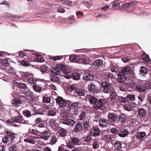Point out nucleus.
Here are the masks:
<instances>
[{"label": "nucleus", "mask_w": 151, "mask_h": 151, "mask_svg": "<svg viewBox=\"0 0 151 151\" xmlns=\"http://www.w3.org/2000/svg\"><path fill=\"white\" fill-rule=\"evenodd\" d=\"M56 102L61 107L65 106L67 104V101L60 96L57 99Z\"/></svg>", "instance_id": "obj_8"}, {"label": "nucleus", "mask_w": 151, "mask_h": 151, "mask_svg": "<svg viewBox=\"0 0 151 151\" xmlns=\"http://www.w3.org/2000/svg\"><path fill=\"white\" fill-rule=\"evenodd\" d=\"M37 126L40 128H43L45 131L46 130V127H45V124L43 122H40V123H39V124H37Z\"/></svg>", "instance_id": "obj_50"}, {"label": "nucleus", "mask_w": 151, "mask_h": 151, "mask_svg": "<svg viewBox=\"0 0 151 151\" xmlns=\"http://www.w3.org/2000/svg\"><path fill=\"white\" fill-rule=\"evenodd\" d=\"M51 99L50 98L46 97H43V101L46 103H48L50 101Z\"/></svg>", "instance_id": "obj_57"}, {"label": "nucleus", "mask_w": 151, "mask_h": 151, "mask_svg": "<svg viewBox=\"0 0 151 151\" xmlns=\"http://www.w3.org/2000/svg\"><path fill=\"white\" fill-rule=\"evenodd\" d=\"M82 128V125L81 123H77L74 129V132H77L80 131Z\"/></svg>", "instance_id": "obj_30"}, {"label": "nucleus", "mask_w": 151, "mask_h": 151, "mask_svg": "<svg viewBox=\"0 0 151 151\" xmlns=\"http://www.w3.org/2000/svg\"><path fill=\"white\" fill-rule=\"evenodd\" d=\"M114 147L116 149H120L122 148V143L119 141H116L114 143Z\"/></svg>", "instance_id": "obj_37"}, {"label": "nucleus", "mask_w": 151, "mask_h": 151, "mask_svg": "<svg viewBox=\"0 0 151 151\" xmlns=\"http://www.w3.org/2000/svg\"><path fill=\"white\" fill-rule=\"evenodd\" d=\"M36 55L35 57H34V59L36 62H42L45 61V60L43 58L42 56L41 55H39L35 54Z\"/></svg>", "instance_id": "obj_23"}, {"label": "nucleus", "mask_w": 151, "mask_h": 151, "mask_svg": "<svg viewBox=\"0 0 151 151\" xmlns=\"http://www.w3.org/2000/svg\"><path fill=\"white\" fill-rule=\"evenodd\" d=\"M127 98H128V100L129 99L131 101L134 100L135 99V97L134 95H128L127 96Z\"/></svg>", "instance_id": "obj_63"}, {"label": "nucleus", "mask_w": 151, "mask_h": 151, "mask_svg": "<svg viewBox=\"0 0 151 151\" xmlns=\"http://www.w3.org/2000/svg\"><path fill=\"white\" fill-rule=\"evenodd\" d=\"M9 141V137L7 136H5L2 139V142L4 143H7Z\"/></svg>", "instance_id": "obj_64"}, {"label": "nucleus", "mask_w": 151, "mask_h": 151, "mask_svg": "<svg viewBox=\"0 0 151 151\" xmlns=\"http://www.w3.org/2000/svg\"><path fill=\"white\" fill-rule=\"evenodd\" d=\"M24 115L27 117H30L31 116L36 114V112L31 114V112L29 110H26L23 112Z\"/></svg>", "instance_id": "obj_24"}, {"label": "nucleus", "mask_w": 151, "mask_h": 151, "mask_svg": "<svg viewBox=\"0 0 151 151\" xmlns=\"http://www.w3.org/2000/svg\"><path fill=\"white\" fill-rule=\"evenodd\" d=\"M108 117V120L113 122H115L118 118L117 115L114 113H109Z\"/></svg>", "instance_id": "obj_11"}, {"label": "nucleus", "mask_w": 151, "mask_h": 151, "mask_svg": "<svg viewBox=\"0 0 151 151\" xmlns=\"http://www.w3.org/2000/svg\"><path fill=\"white\" fill-rule=\"evenodd\" d=\"M118 121H121L122 123L126 121V119L124 115L122 114L120 115L118 117Z\"/></svg>", "instance_id": "obj_44"}, {"label": "nucleus", "mask_w": 151, "mask_h": 151, "mask_svg": "<svg viewBox=\"0 0 151 151\" xmlns=\"http://www.w3.org/2000/svg\"><path fill=\"white\" fill-rule=\"evenodd\" d=\"M60 68L57 67L56 68H52L51 70V71L53 73V74L56 76L60 74Z\"/></svg>", "instance_id": "obj_28"}, {"label": "nucleus", "mask_w": 151, "mask_h": 151, "mask_svg": "<svg viewBox=\"0 0 151 151\" xmlns=\"http://www.w3.org/2000/svg\"><path fill=\"white\" fill-rule=\"evenodd\" d=\"M62 123L69 126H73L75 124V121L71 119L65 118L61 120Z\"/></svg>", "instance_id": "obj_10"}, {"label": "nucleus", "mask_w": 151, "mask_h": 151, "mask_svg": "<svg viewBox=\"0 0 151 151\" xmlns=\"http://www.w3.org/2000/svg\"><path fill=\"white\" fill-rule=\"evenodd\" d=\"M88 88L90 91L94 92L96 88L95 85L93 83H90L88 85Z\"/></svg>", "instance_id": "obj_45"}, {"label": "nucleus", "mask_w": 151, "mask_h": 151, "mask_svg": "<svg viewBox=\"0 0 151 151\" xmlns=\"http://www.w3.org/2000/svg\"><path fill=\"white\" fill-rule=\"evenodd\" d=\"M86 113L84 111H82L79 115V119L81 120L83 119L86 115Z\"/></svg>", "instance_id": "obj_58"}, {"label": "nucleus", "mask_w": 151, "mask_h": 151, "mask_svg": "<svg viewBox=\"0 0 151 151\" xmlns=\"http://www.w3.org/2000/svg\"><path fill=\"white\" fill-rule=\"evenodd\" d=\"M83 79L86 81H91L94 79L93 76L91 74L89 73H86L83 76Z\"/></svg>", "instance_id": "obj_19"}, {"label": "nucleus", "mask_w": 151, "mask_h": 151, "mask_svg": "<svg viewBox=\"0 0 151 151\" xmlns=\"http://www.w3.org/2000/svg\"><path fill=\"white\" fill-rule=\"evenodd\" d=\"M56 67L60 68V70L62 73L66 74L65 76V78H66L69 79L71 78L70 75H67L70 73V71L67 69L65 65L61 64H58L56 65Z\"/></svg>", "instance_id": "obj_2"}, {"label": "nucleus", "mask_w": 151, "mask_h": 151, "mask_svg": "<svg viewBox=\"0 0 151 151\" xmlns=\"http://www.w3.org/2000/svg\"><path fill=\"white\" fill-rule=\"evenodd\" d=\"M87 99H89L90 102L94 105L97 101V99L95 97L91 96L90 95H88L87 96Z\"/></svg>", "instance_id": "obj_22"}, {"label": "nucleus", "mask_w": 151, "mask_h": 151, "mask_svg": "<svg viewBox=\"0 0 151 151\" xmlns=\"http://www.w3.org/2000/svg\"><path fill=\"white\" fill-rule=\"evenodd\" d=\"M63 58V56H57L54 57H52L50 59L53 60L54 61H55L57 60H60Z\"/></svg>", "instance_id": "obj_55"}, {"label": "nucleus", "mask_w": 151, "mask_h": 151, "mask_svg": "<svg viewBox=\"0 0 151 151\" xmlns=\"http://www.w3.org/2000/svg\"><path fill=\"white\" fill-rule=\"evenodd\" d=\"M77 94L79 96H84L85 92L81 88H78L76 89Z\"/></svg>", "instance_id": "obj_36"}, {"label": "nucleus", "mask_w": 151, "mask_h": 151, "mask_svg": "<svg viewBox=\"0 0 151 151\" xmlns=\"http://www.w3.org/2000/svg\"><path fill=\"white\" fill-rule=\"evenodd\" d=\"M50 81L53 82H57L59 80L58 78L54 74H52L49 76Z\"/></svg>", "instance_id": "obj_32"}, {"label": "nucleus", "mask_w": 151, "mask_h": 151, "mask_svg": "<svg viewBox=\"0 0 151 151\" xmlns=\"http://www.w3.org/2000/svg\"><path fill=\"white\" fill-rule=\"evenodd\" d=\"M138 113L140 118H143L146 115L147 111L143 108H138Z\"/></svg>", "instance_id": "obj_16"}, {"label": "nucleus", "mask_w": 151, "mask_h": 151, "mask_svg": "<svg viewBox=\"0 0 151 151\" xmlns=\"http://www.w3.org/2000/svg\"><path fill=\"white\" fill-rule=\"evenodd\" d=\"M58 132L60 135L62 137L66 135L67 133L66 130L61 128L59 129Z\"/></svg>", "instance_id": "obj_29"}, {"label": "nucleus", "mask_w": 151, "mask_h": 151, "mask_svg": "<svg viewBox=\"0 0 151 151\" xmlns=\"http://www.w3.org/2000/svg\"><path fill=\"white\" fill-rule=\"evenodd\" d=\"M145 134L144 132H139L137 135V138L140 139H142L145 136Z\"/></svg>", "instance_id": "obj_43"}, {"label": "nucleus", "mask_w": 151, "mask_h": 151, "mask_svg": "<svg viewBox=\"0 0 151 151\" xmlns=\"http://www.w3.org/2000/svg\"><path fill=\"white\" fill-rule=\"evenodd\" d=\"M57 141V138L55 135H54L52 136L50 140V143L51 145L55 144Z\"/></svg>", "instance_id": "obj_42"}, {"label": "nucleus", "mask_w": 151, "mask_h": 151, "mask_svg": "<svg viewBox=\"0 0 151 151\" xmlns=\"http://www.w3.org/2000/svg\"><path fill=\"white\" fill-rule=\"evenodd\" d=\"M49 70V68L48 67L45 65L41 66L40 68V71L44 73H47Z\"/></svg>", "instance_id": "obj_39"}, {"label": "nucleus", "mask_w": 151, "mask_h": 151, "mask_svg": "<svg viewBox=\"0 0 151 151\" xmlns=\"http://www.w3.org/2000/svg\"><path fill=\"white\" fill-rule=\"evenodd\" d=\"M107 101L106 99H99L95 104L93 105L94 109H101L102 107Z\"/></svg>", "instance_id": "obj_3"}, {"label": "nucleus", "mask_w": 151, "mask_h": 151, "mask_svg": "<svg viewBox=\"0 0 151 151\" xmlns=\"http://www.w3.org/2000/svg\"><path fill=\"white\" fill-rule=\"evenodd\" d=\"M33 82L32 85L33 88L36 92L40 93L42 89V87L39 85H37L35 83Z\"/></svg>", "instance_id": "obj_20"}, {"label": "nucleus", "mask_w": 151, "mask_h": 151, "mask_svg": "<svg viewBox=\"0 0 151 151\" xmlns=\"http://www.w3.org/2000/svg\"><path fill=\"white\" fill-rule=\"evenodd\" d=\"M24 141L25 142H28L33 144H35V142L34 140V138L31 135H30L25 139Z\"/></svg>", "instance_id": "obj_21"}, {"label": "nucleus", "mask_w": 151, "mask_h": 151, "mask_svg": "<svg viewBox=\"0 0 151 151\" xmlns=\"http://www.w3.org/2000/svg\"><path fill=\"white\" fill-rule=\"evenodd\" d=\"M129 134V131L126 129L122 128L118 133V135L121 137H125Z\"/></svg>", "instance_id": "obj_14"}, {"label": "nucleus", "mask_w": 151, "mask_h": 151, "mask_svg": "<svg viewBox=\"0 0 151 151\" xmlns=\"http://www.w3.org/2000/svg\"><path fill=\"white\" fill-rule=\"evenodd\" d=\"M118 99L119 102L122 103H125L127 102L128 101V98H127V96L126 97L122 96H118Z\"/></svg>", "instance_id": "obj_34"}, {"label": "nucleus", "mask_w": 151, "mask_h": 151, "mask_svg": "<svg viewBox=\"0 0 151 151\" xmlns=\"http://www.w3.org/2000/svg\"><path fill=\"white\" fill-rule=\"evenodd\" d=\"M91 134L93 136H97L100 134V130L97 127H93L92 128Z\"/></svg>", "instance_id": "obj_15"}, {"label": "nucleus", "mask_w": 151, "mask_h": 151, "mask_svg": "<svg viewBox=\"0 0 151 151\" xmlns=\"http://www.w3.org/2000/svg\"><path fill=\"white\" fill-rule=\"evenodd\" d=\"M19 86L22 88L24 89L27 88V85L26 84L24 83H19L17 82H15L14 84L13 85V89L14 90L17 89V87Z\"/></svg>", "instance_id": "obj_13"}, {"label": "nucleus", "mask_w": 151, "mask_h": 151, "mask_svg": "<svg viewBox=\"0 0 151 151\" xmlns=\"http://www.w3.org/2000/svg\"><path fill=\"white\" fill-rule=\"evenodd\" d=\"M103 64V60L101 59H98L93 62L92 65L94 68H96L101 66Z\"/></svg>", "instance_id": "obj_17"}, {"label": "nucleus", "mask_w": 151, "mask_h": 151, "mask_svg": "<svg viewBox=\"0 0 151 151\" xmlns=\"http://www.w3.org/2000/svg\"><path fill=\"white\" fill-rule=\"evenodd\" d=\"M90 127V123L88 121H86L83 123V128L85 130H87Z\"/></svg>", "instance_id": "obj_38"}, {"label": "nucleus", "mask_w": 151, "mask_h": 151, "mask_svg": "<svg viewBox=\"0 0 151 151\" xmlns=\"http://www.w3.org/2000/svg\"><path fill=\"white\" fill-rule=\"evenodd\" d=\"M99 122V126L101 127H106L108 123V120L104 118H101Z\"/></svg>", "instance_id": "obj_18"}, {"label": "nucleus", "mask_w": 151, "mask_h": 151, "mask_svg": "<svg viewBox=\"0 0 151 151\" xmlns=\"http://www.w3.org/2000/svg\"><path fill=\"white\" fill-rule=\"evenodd\" d=\"M24 94L26 95L29 96H31L32 93L28 88H26L25 91H24Z\"/></svg>", "instance_id": "obj_53"}, {"label": "nucleus", "mask_w": 151, "mask_h": 151, "mask_svg": "<svg viewBox=\"0 0 151 151\" xmlns=\"http://www.w3.org/2000/svg\"><path fill=\"white\" fill-rule=\"evenodd\" d=\"M21 64L24 66H27L29 65L30 63L24 60H23L21 62Z\"/></svg>", "instance_id": "obj_60"}, {"label": "nucleus", "mask_w": 151, "mask_h": 151, "mask_svg": "<svg viewBox=\"0 0 151 151\" xmlns=\"http://www.w3.org/2000/svg\"><path fill=\"white\" fill-rule=\"evenodd\" d=\"M131 67L129 66H125L123 68L122 70L120 71V72H122L124 73V74H125L126 75L129 72L130 70Z\"/></svg>", "instance_id": "obj_25"}, {"label": "nucleus", "mask_w": 151, "mask_h": 151, "mask_svg": "<svg viewBox=\"0 0 151 151\" xmlns=\"http://www.w3.org/2000/svg\"><path fill=\"white\" fill-rule=\"evenodd\" d=\"M68 89L70 91H72L76 89V86L73 84L70 85L69 86Z\"/></svg>", "instance_id": "obj_61"}, {"label": "nucleus", "mask_w": 151, "mask_h": 151, "mask_svg": "<svg viewBox=\"0 0 151 151\" xmlns=\"http://www.w3.org/2000/svg\"><path fill=\"white\" fill-rule=\"evenodd\" d=\"M110 132L112 133L116 134H117L118 135V133H119V131L118 129L116 128L113 127L110 130Z\"/></svg>", "instance_id": "obj_52"}, {"label": "nucleus", "mask_w": 151, "mask_h": 151, "mask_svg": "<svg viewBox=\"0 0 151 151\" xmlns=\"http://www.w3.org/2000/svg\"><path fill=\"white\" fill-rule=\"evenodd\" d=\"M28 132L31 134L37 135H38L39 134V132L37 130L34 129H29V130Z\"/></svg>", "instance_id": "obj_46"}, {"label": "nucleus", "mask_w": 151, "mask_h": 151, "mask_svg": "<svg viewBox=\"0 0 151 151\" xmlns=\"http://www.w3.org/2000/svg\"><path fill=\"white\" fill-rule=\"evenodd\" d=\"M117 81L119 83L124 82L127 79V76L124 74L122 72H119L117 74Z\"/></svg>", "instance_id": "obj_7"}, {"label": "nucleus", "mask_w": 151, "mask_h": 151, "mask_svg": "<svg viewBox=\"0 0 151 151\" xmlns=\"http://www.w3.org/2000/svg\"><path fill=\"white\" fill-rule=\"evenodd\" d=\"M6 132L11 140H14L15 138V134L14 132L8 131H6Z\"/></svg>", "instance_id": "obj_31"}, {"label": "nucleus", "mask_w": 151, "mask_h": 151, "mask_svg": "<svg viewBox=\"0 0 151 151\" xmlns=\"http://www.w3.org/2000/svg\"><path fill=\"white\" fill-rule=\"evenodd\" d=\"M71 106L73 107L80 108L81 106V103L79 102H74L71 105Z\"/></svg>", "instance_id": "obj_41"}, {"label": "nucleus", "mask_w": 151, "mask_h": 151, "mask_svg": "<svg viewBox=\"0 0 151 151\" xmlns=\"http://www.w3.org/2000/svg\"><path fill=\"white\" fill-rule=\"evenodd\" d=\"M72 78L75 80H78L80 78V75L79 73H73L72 75Z\"/></svg>", "instance_id": "obj_40"}, {"label": "nucleus", "mask_w": 151, "mask_h": 151, "mask_svg": "<svg viewBox=\"0 0 151 151\" xmlns=\"http://www.w3.org/2000/svg\"><path fill=\"white\" fill-rule=\"evenodd\" d=\"M56 120L54 119H49L47 122V124L52 128L54 126Z\"/></svg>", "instance_id": "obj_35"}, {"label": "nucleus", "mask_w": 151, "mask_h": 151, "mask_svg": "<svg viewBox=\"0 0 151 151\" xmlns=\"http://www.w3.org/2000/svg\"><path fill=\"white\" fill-rule=\"evenodd\" d=\"M41 138L43 139L47 140H49L51 137V133L48 131H45V132L40 134Z\"/></svg>", "instance_id": "obj_9"}, {"label": "nucleus", "mask_w": 151, "mask_h": 151, "mask_svg": "<svg viewBox=\"0 0 151 151\" xmlns=\"http://www.w3.org/2000/svg\"><path fill=\"white\" fill-rule=\"evenodd\" d=\"M102 91L104 93H111V84L107 82H103L101 84Z\"/></svg>", "instance_id": "obj_1"}, {"label": "nucleus", "mask_w": 151, "mask_h": 151, "mask_svg": "<svg viewBox=\"0 0 151 151\" xmlns=\"http://www.w3.org/2000/svg\"><path fill=\"white\" fill-rule=\"evenodd\" d=\"M71 140L72 142L75 144H78L80 141L78 138L75 137H72Z\"/></svg>", "instance_id": "obj_56"}, {"label": "nucleus", "mask_w": 151, "mask_h": 151, "mask_svg": "<svg viewBox=\"0 0 151 151\" xmlns=\"http://www.w3.org/2000/svg\"><path fill=\"white\" fill-rule=\"evenodd\" d=\"M111 71L113 72L117 73L119 71L118 68L114 65H111L110 66Z\"/></svg>", "instance_id": "obj_48"}, {"label": "nucleus", "mask_w": 151, "mask_h": 151, "mask_svg": "<svg viewBox=\"0 0 151 151\" xmlns=\"http://www.w3.org/2000/svg\"><path fill=\"white\" fill-rule=\"evenodd\" d=\"M48 115L50 116H54L56 115V112L53 110H50L48 111Z\"/></svg>", "instance_id": "obj_54"}, {"label": "nucleus", "mask_w": 151, "mask_h": 151, "mask_svg": "<svg viewBox=\"0 0 151 151\" xmlns=\"http://www.w3.org/2000/svg\"><path fill=\"white\" fill-rule=\"evenodd\" d=\"M82 56L72 55L69 57V60L71 62L81 63Z\"/></svg>", "instance_id": "obj_5"}, {"label": "nucleus", "mask_w": 151, "mask_h": 151, "mask_svg": "<svg viewBox=\"0 0 151 151\" xmlns=\"http://www.w3.org/2000/svg\"><path fill=\"white\" fill-rule=\"evenodd\" d=\"M140 72V73L142 74H146L148 72L147 70L145 67L142 66L141 68Z\"/></svg>", "instance_id": "obj_47"}, {"label": "nucleus", "mask_w": 151, "mask_h": 151, "mask_svg": "<svg viewBox=\"0 0 151 151\" xmlns=\"http://www.w3.org/2000/svg\"><path fill=\"white\" fill-rule=\"evenodd\" d=\"M7 70L9 72L11 73L14 74L15 73V70L12 67H9L8 68Z\"/></svg>", "instance_id": "obj_62"}, {"label": "nucleus", "mask_w": 151, "mask_h": 151, "mask_svg": "<svg viewBox=\"0 0 151 151\" xmlns=\"http://www.w3.org/2000/svg\"><path fill=\"white\" fill-rule=\"evenodd\" d=\"M17 148V147L15 145H12L9 148L10 151H16Z\"/></svg>", "instance_id": "obj_59"}, {"label": "nucleus", "mask_w": 151, "mask_h": 151, "mask_svg": "<svg viewBox=\"0 0 151 151\" xmlns=\"http://www.w3.org/2000/svg\"><path fill=\"white\" fill-rule=\"evenodd\" d=\"M136 86V90L139 92H144L146 89V87L145 85L143 84H139Z\"/></svg>", "instance_id": "obj_12"}, {"label": "nucleus", "mask_w": 151, "mask_h": 151, "mask_svg": "<svg viewBox=\"0 0 151 151\" xmlns=\"http://www.w3.org/2000/svg\"><path fill=\"white\" fill-rule=\"evenodd\" d=\"M142 58L143 60L145 62H148L150 60L149 56L145 53H144L142 55Z\"/></svg>", "instance_id": "obj_33"}, {"label": "nucleus", "mask_w": 151, "mask_h": 151, "mask_svg": "<svg viewBox=\"0 0 151 151\" xmlns=\"http://www.w3.org/2000/svg\"><path fill=\"white\" fill-rule=\"evenodd\" d=\"M12 120L13 121L15 122L16 123L24 124H29L28 123L29 122V121L24 120L22 116H17L13 117L12 118Z\"/></svg>", "instance_id": "obj_4"}, {"label": "nucleus", "mask_w": 151, "mask_h": 151, "mask_svg": "<svg viewBox=\"0 0 151 151\" xmlns=\"http://www.w3.org/2000/svg\"><path fill=\"white\" fill-rule=\"evenodd\" d=\"M110 93V95L109 96L110 100L111 101H114L115 100L117 96V93L114 91H111Z\"/></svg>", "instance_id": "obj_26"}, {"label": "nucleus", "mask_w": 151, "mask_h": 151, "mask_svg": "<svg viewBox=\"0 0 151 151\" xmlns=\"http://www.w3.org/2000/svg\"><path fill=\"white\" fill-rule=\"evenodd\" d=\"M124 109L125 110L128 111H130L132 110V108L129 104H125L124 106Z\"/></svg>", "instance_id": "obj_51"}, {"label": "nucleus", "mask_w": 151, "mask_h": 151, "mask_svg": "<svg viewBox=\"0 0 151 151\" xmlns=\"http://www.w3.org/2000/svg\"><path fill=\"white\" fill-rule=\"evenodd\" d=\"M24 76L25 78H27L26 79L29 83H33L37 81V79L33 77L32 75L30 73H24Z\"/></svg>", "instance_id": "obj_6"}, {"label": "nucleus", "mask_w": 151, "mask_h": 151, "mask_svg": "<svg viewBox=\"0 0 151 151\" xmlns=\"http://www.w3.org/2000/svg\"><path fill=\"white\" fill-rule=\"evenodd\" d=\"M82 59H81V63L82 64L86 65L90 64V60L87 57L83 58L82 56Z\"/></svg>", "instance_id": "obj_27"}, {"label": "nucleus", "mask_w": 151, "mask_h": 151, "mask_svg": "<svg viewBox=\"0 0 151 151\" xmlns=\"http://www.w3.org/2000/svg\"><path fill=\"white\" fill-rule=\"evenodd\" d=\"M22 103V101L19 99H14L12 101V104L14 105H17Z\"/></svg>", "instance_id": "obj_49"}]
</instances>
